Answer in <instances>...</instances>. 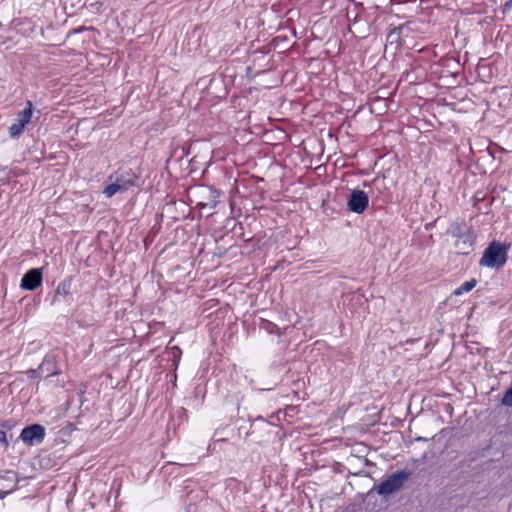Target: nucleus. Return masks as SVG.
<instances>
[{
  "mask_svg": "<svg viewBox=\"0 0 512 512\" xmlns=\"http://www.w3.org/2000/svg\"><path fill=\"white\" fill-rule=\"evenodd\" d=\"M510 246V243L492 241L484 250L480 259V265L489 268L503 267L507 262Z\"/></svg>",
  "mask_w": 512,
  "mask_h": 512,
  "instance_id": "f257e3e1",
  "label": "nucleus"
},
{
  "mask_svg": "<svg viewBox=\"0 0 512 512\" xmlns=\"http://www.w3.org/2000/svg\"><path fill=\"white\" fill-rule=\"evenodd\" d=\"M138 176L132 170L120 169L109 176L111 182L104 189L107 198H111L118 192L127 191L129 188L137 185Z\"/></svg>",
  "mask_w": 512,
  "mask_h": 512,
  "instance_id": "f03ea898",
  "label": "nucleus"
},
{
  "mask_svg": "<svg viewBox=\"0 0 512 512\" xmlns=\"http://www.w3.org/2000/svg\"><path fill=\"white\" fill-rule=\"evenodd\" d=\"M412 476V471L400 470L389 475L379 485L374 486L375 490L379 495L384 497L398 492L404 485V483Z\"/></svg>",
  "mask_w": 512,
  "mask_h": 512,
  "instance_id": "7ed1b4c3",
  "label": "nucleus"
},
{
  "mask_svg": "<svg viewBox=\"0 0 512 512\" xmlns=\"http://www.w3.org/2000/svg\"><path fill=\"white\" fill-rule=\"evenodd\" d=\"M45 437V428L40 424H32L22 429L20 439L29 446L39 445Z\"/></svg>",
  "mask_w": 512,
  "mask_h": 512,
  "instance_id": "20e7f679",
  "label": "nucleus"
},
{
  "mask_svg": "<svg viewBox=\"0 0 512 512\" xmlns=\"http://www.w3.org/2000/svg\"><path fill=\"white\" fill-rule=\"evenodd\" d=\"M368 195L362 190H353L347 202L350 211L354 213H362L368 206Z\"/></svg>",
  "mask_w": 512,
  "mask_h": 512,
  "instance_id": "39448f33",
  "label": "nucleus"
},
{
  "mask_svg": "<svg viewBox=\"0 0 512 512\" xmlns=\"http://www.w3.org/2000/svg\"><path fill=\"white\" fill-rule=\"evenodd\" d=\"M42 270L33 268L28 270L22 277L20 287L24 290L33 291L42 284Z\"/></svg>",
  "mask_w": 512,
  "mask_h": 512,
  "instance_id": "423d86ee",
  "label": "nucleus"
},
{
  "mask_svg": "<svg viewBox=\"0 0 512 512\" xmlns=\"http://www.w3.org/2000/svg\"><path fill=\"white\" fill-rule=\"evenodd\" d=\"M3 479L13 483V485L9 487V484H6V485L2 484L1 487L6 488L7 490L3 491L0 488V498H4L6 495L14 492L18 488V478H17V474L15 472L7 471L6 475L3 477Z\"/></svg>",
  "mask_w": 512,
  "mask_h": 512,
  "instance_id": "0eeeda50",
  "label": "nucleus"
},
{
  "mask_svg": "<svg viewBox=\"0 0 512 512\" xmlns=\"http://www.w3.org/2000/svg\"><path fill=\"white\" fill-rule=\"evenodd\" d=\"M71 282L68 280H64L60 282L56 288L54 297L52 299V304L60 301L61 297H66L70 293Z\"/></svg>",
  "mask_w": 512,
  "mask_h": 512,
  "instance_id": "6e6552de",
  "label": "nucleus"
},
{
  "mask_svg": "<svg viewBox=\"0 0 512 512\" xmlns=\"http://www.w3.org/2000/svg\"><path fill=\"white\" fill-rule=\"evenodd\" d=\"M447 233L453 237L463 238L467 234V227L464 223L453 222L448 228Z\"/></svg>",
  "mask_w": 512,
  "mask_h": 512,
  "instance_id": "1a4fd4ad",
  "label": "nucleus"
},
{
  "mask_svg": "<svg viewBox=\"0 0 512 512\" xmlns=\"http://www.w3.org/2000/svg\"><path fill=\"white\" fill-rule=\"evenodd\" d=\"M39 373H45V377L53 376L57 374L54 370V361L51 358H45L38 368Z\"/></svg>",
  "mask_w": 512,
  "mask_h": 512,
  "instance_id": "9d476101",
  "label": "nucleus"
},
{
  "mask_svg": "<svg viewBox=\"0 0 512 512\" xmlns=\"http://www.w3.org/2000/svg\"><path fill=\"white\" fill-rule=\"evenodd\" d=\"M32 117V103L31 101H27V106L22 111H20L17 115V120L22 122L24 126L28 124Z\"/></svg>",
  "mask_w": 512,
  "mask_h": 512,
  "instance_id": "9b49d317",
  "label": "nucleus"
},
{
  "mask_svg": "<svg viewBox=\"0 0 512 512\" xmlns=\"http://www.w3.org/2000/svg\"><path fill=\"white\" fill-rule=\"evenodd\" d=\"M477 284L476 279H470L469 281L464 282L460 287H458L455 291V295H461L463 293H467L471 291Z\"/></svg>",
  "mask_w": 512,
  "mask_h": 512,
  "instance_id": "f8f14e48",
  "label": "nucleus"
},
{
  "mask_svg": "<svg viewBox=\"0 0 512 512\" xmlns=\"http://www.w3.org/2000/svg\"><path fill=\"white\" fill-rule=\"evenodd\" d=\"M219 197V194L217 191L215 190H210L209 191V201L208 202H205V203H200L201 205V209H205V208H208V209H214L216 204H217V198Z\"/></svg>",
  "mask_w": 512,
  "mask_h": 512,
  "instance_id": "ddd939ff",
  "label": "nucleus"
},
{
  "mask_svg": "<svg viewBox=\"0 0 512 512\" xmlns=\"http://www.w3.org/2000/svg\"><path fill=\"white\" fill-rule=\"evenodd\" d=\"M24 128H25V126L22 124V122H19L18 120H16V122L10 126L9 134L12 138H17L21 135Z\"/></svg>",
  "mask_w": 512,
  "mask_h": 512,
  "instance_id": "4468645a",
  "label": "nucleus"
},
{
  "mask_svg": "<svg viewBox=\"0 0 512 512\" xmlns=\"http://www.w3.org/2000/svg\"><path fill=\"white\" fill-rule=\"evenodd\" d=\"M2 430H0V443H2L5 447H8L9 442L7 440V434L5 429H11V425L8 422H2L1 424Z\"/></svg>",
  "mask_w": 512,
  "mask_h": 512,
  "instance_id": "2eb2a0df",
  "label": "nucleus"
},
{
  "mask_svg": "<svg viewBox=\"0 0 512 512\" xmlns=\"http://www.w3.org/2000/svg\"><path fill=\"white\" fill-rule=\"evenodd\" d=\"M501 403L504 406H508V407L512 406V386L503 395Z\"/></svg>",
  "mask_w": 512,
  "mask_h": 512,
  "instance_id": "dca6fc26",
  "label": "nucleus"
}]
</instances>
